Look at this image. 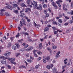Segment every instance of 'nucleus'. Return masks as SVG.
Wrapping results in <instances>:
<instances>
[{
	"mask_svg": "<svg viewBox=\"0 0 73 73\" xmlns=\"http://www.w3.org/2000/svg\"><path fill=\"white\" fill-rule=\"evenodd\" d=\"M33 2L34 4L32 2H31V3L32 5H33L34 8V9H38V7H37V2L36 1H33Z\"/></svg>",
	"mask_w": 73,
	"mask_h": 73,
	"instance_id": "f257e3e1",
	"label": "nucleus"
},
{
	"mask_svg": "<svg viewBox=\"0 0 73 73\" xmlns=\"http://www.w3.org/2000/svg\"><path fill=\"white\" fill-rule=\"evenodd\" d=\"M33 48L32 46H30L25 50L24 48H21V51H22V52H23V51H24L25 50H26V51H30V50H32Z\"/></svg>",
	"mask_w": 73,
	"mask_h": 73,
	"instance_id": "f03ea898",
	"label": "nucleus"
},
{
	"mask_svg": "<svg viewBox=\"0 0 73 73\" xmlns=\"http://www.w3.org/2000/svg\"><path fill=\"white\" fill-rule=\"evenodd\" d=\"M9 61H10V62L12 64H14V65H16V63L15 62H14L15 61V58H9L8 59Z\"/></svg>",
	"mask_w": 73,
	"mask_h": 73,
	"instance_id": "7ed1b4c3",
	"label": "nucleus"
},
{
	"mask_svg": "<svg viewBox=\"0 0 73 73\" xmlns=\"http://www.w3.org/2000/svg\"><path fill=\"white\" fill-rule=\"evenodd\" d=\"M31 3V0H27V5L29 6L30 8H32V4L30 5Z\"/></svg>",
	"mask_w": 73,
	"mask_h": 73,
	"instance_id": "20e7f679",
	"label": "nucleus"
},
{
	"mask_svg": "<svg viewBox=\"0 0 73 73\" xmlns=\"http://www.w3.org/2000/svg\"><path fill=\"white\" fill-rule=\"evenodd\" d=\"M53 66V64H51L49 65H47L46 66V68L47 69L49 70L50 69H52Z\"/></svg>",
	"mask_w": 73,
	"mask_h": 73,
	"instance_id": "39448f33",
	"label": "nucleus"
},
{
	"mask_svg": "<svg viewBox=\"0 0 73 73\" xmlns=\"http://www.w3.org/2000/svg\"><path fill=\"white\" fill-rule=\"evenodd\" d=\"M5 10L3 9H1L0 10V16H3L4 15V13L3 12H5Z\"/></svg>",
	"mask_w": 73,
	"mask_h": 73,
	"instance_id": "423d86ee",
	"label": "nucleus"
},
{
	"mask_svg": "<svg viewBox=\"0 0 73 73\" xmlns=\"http://www.w3.org/2000/svg\"><path fill=\"white\" fill-rule=\"evenodd\" d=\"M5 53H5L4 54V55L5 56H9L10 55H11V52H8V51H6L5 52Z\"/></svg>",
	"mask_w": 73,
	"mask_h": 73,
	"instance_id": "0eeeda50",
	"label": "nucleus"
},
{
	"mask_svg": "<svg viewBox=\"0 0 73 73\" xmlns=\"http://www.w3.org/2000/svg\"><path fill=\"white\" fill-rule=\"evenodd\" d=\"M18 7V5L17 4H13V10H15L16 8H17Z\"/></svg>",
	"mask_w": 73,
	"mask_h": 73,
	"instance_id": "6e6552de",
	"label": "nucleus"
},
{
	"mask_svg": "<svg viewBox=\"0 0 73 73\" xmlns=\"http://www.w3.org/2000/svg\"><path fill=\"white\" fill-rule=\"evenodd\" d=\"M43 58L45 59L47 61H49V60H50V57L49 56H48L47 57L44 56H43Z\"/></svg>",
	"mask_w": 73,
	"mask_h": 73,
	"instance_id": "1a4fd4ad",
	"label": "nucleus"
},
{
	"mask_svg": "<svg viewBox=\"0 0 73 73\" xmlns=\"http://www.w3.org/2000/svg\"><path fill=\"white\" fill-rule=\"evenodd\" d=\"M6 7L8 9H10L11 11L12 10V9H11L12 8V6L11 5H7Z\"/></svg>",
	"mask_w": 73,
	"mask_h": 73,
	"instance_id": "9d476101",
	"label": "nucleus"
},
{
	"mask_svg": "<svg viewBox=\"0 0 73 73\" xmlns=\"http://www.w3.org/2000/svg\"><path fill=\"white\" fill-rule=\"evenodd\" d=\"M1 63L3 64L7 63V61L5 59L1 61Z\"/></svg>",
	"mask_w": 73,
	"mask_h": 73,
	"instance_id": "9b49d317",
	"label": "nucleus"
},
{
	"mask_svg": "<svg viewBox=\"0 0 73 73\" xmlns=\"http://www.w3.org/2000/svg\"><path fill=\"white\" fill-rule=\"evenodd\" d=\"M20 16L21 17L24 18L25 17V14L24 13H21L20 14Z\"/></svg>",
	"mask_w": 73,
	"mask_h": 73,
	"instance_id": "f8f14e48",
	"label": "nucleus"
},
{
	"mask_svg": "<svg viewBox=\"0 0 73 73\" xmlns=\"http://www.w3.org/2000/svg\"><path fill=\"white\" fill-rule=\"evenodd\" d=\"M25 12H31V9L29 8H28L25 9Z\"/></svg>",
	"mask_w": 73,
	"mask_h": 73,
	"instance_id": "ddd939ff",
	"label": "nucleus"
},
{
	"mask_svg": "<svg viewBox=\"0 0 73 73\" xmlns=\"http://www.w3.org/2000/svg\"><path fill=\"white\" fill-rule=\"evenodd\" d=\"M49 1H51L52 2V4L53 7H54V6L56 5V3H54V2H53V0H49Z\"/></svg>",
	"mask_w": 73,
	"mask_h": 73,
	"instance_id": "4468645a",
	"label": "nucleus"
},
{
	"mask_svg": "<svg viewBox=\"0 0 73 73\" xmlns=\"http://www.w3.org/2000/svg\"><path fill=\"white\" fill-rule=\"evenodd\" d=\"M20 6L22 7H27V6L25 5V4H24V3H21L20 4Z\"/></svg>",
	"mask_w": 73,
	"mask_h": 73,
	"instance_id": "2eb2a0df",
	"label": "nucleus"
},
{
	"mask_svg": "<svg viewBox=\"0 0 73 73\" xmlns=\"http://www.w3.org/2000/svg\"><path fill=\"white\" fill-rule=\"evenodd\" d=\"M15 45L17 46V49H19L20 48V45L18 43H17L15 44Z\"/></svg>",
	"mask_w": 73,
	"mask_h": 73,
	"instance_id": "dca6fc26",
	"label": "nucleus"
},
{
	"mask_svg": "<svg viewBox=\"0 0 73 73\" xmlns=\"http://www.w3.org/2000/svg\"><path fill=\"white\" fill-rule=\"evenodd\" d=\"M52 72L54 73H55L56 72V68H52Z\"/></svg>",
	"mask_w": 73,
	"mask_h": 73,
	"instance_id": "f3484780",
	"label": "nucleus"
},
{
	"mask_svg": "<svg viewBox=\"0 0 73 73\" xmlns=\"http://www.w3.org/2000/svg\"><path fill=\"white\" fill-rule=\"evenodd\" d=\"M39 47L38 48L39 49H41L42 48V43H41L39 45Z\"/></svg>",
	"mask_w": 73,
	"mask_h": 73,
	"instance_id": "a211bd4d",
	"label": "nucleus"
},
{
	"mask_svg": "<svg viewBox=\"0 0 73 73\" xmlns=\"http://www.w3.org/2000/svg\"><path fill=\"white\" fill-rule=\"evenodd\" d=\"M12 48L15 50H16L17 49V47L15 46H12Z\"/></svg>",
	"mask_w": 73,
	"mask_h": 73,
	"instance_id": "6ab92c4d",
	"label": "nucleus"
},
{
	"mask_svg": "<svg viewBox=\"0 0 73 73\" xmlns=\"http://www.w3.org/2000/svg\"><path fill=\"white\" fill-rule=\"evenodd\" d=\"M23 0H18L17 1V4L18 5H19L20 4V2L23 1Z\"/></svg>",
	"mask_w": 73,
	"mask_h": 73,
	"instance_id": "aec40b11",
	"label": "nucleus"
},
{
	"mask_svg": "<svg viewBox=\"0 0 73 73\" xmlns=\"http://www.w3.org/2000/svg\"><path fill=\"white\" fill-rule=\"evenodd\" d=\"M58 1H57L56 2V3L57 4H60V3H62V0H57Z\"/></svg>",
	"mask_w": 73,
	"mask_h": 73,
	"instance_id": "412c9836",
	"label": "nucleus"
},
{
	"mask_svg": "<svg viewBox=\"0 0 73 73\" xmlns=\"http://www.w3.org/2000/svg\"><path fill=\"white\" fill-rule=\"evenodd\" d=\"M5 15L7 16H10L11 15L10 13H9L7 12L5 13Z\"/></svg>",
	"mask_w": 73,
	"mask_h": 73,
	"instance_id": "4be33fe9",
	"label": "nucleus"
},
{
	"mask_svg": "<svg viewBox=\"0 0 73 73\" xmlns=\"http://www.w3.org/2000/svg\"><path fill=\"white\" fill-rule=\"evenodd\" d=\"M23 25H24L23 23L21 21H20V24H19L20 27H23Z\"/></svg>",
	"mask_w": 73,
	"mask_h": 73,
	"instance_id": "5701e85b",
	"label": "nucleus"
},
{
	"mask_svg": "<svg viewBox=\"0 0 73 73\" xmlns=\"http://www.w3.org/2000/svg\"><path fill=\"white\" fill-rule=\"evenodd\" d=\"M63 8L64 10V11H66L67 10V9L65 8V4H63Z\"/></svg>",
	"mask_w": 73,
	"mask_h": 73,
	"instance_id": "b1692460",
	"label": "nucleus"
},
{
	"mask_svg": "<svg viewBox=\"0 0 73 73\" xmlns=\"http://www.w3.org/2000/svg\"><path fill=\"white\" fill-rule=\"evenodd\" d=\"M64 62L65 64H66L68 63V59H66L64 60Z\"/></svg>",
	"mask_w": 73,
	"mask_h": 73,
	"instance_id": "393cba45",
	"label": "nucleus"
},
{
	"mask_svg": "<svg viewBox=\"0 0 73 73\" xmlns=\"http://www.w3.org/2000/svg\"><path fill=\"white\" fill-rule=\"evenodd\" d=\"M38 9H39L40 11L42 10V6L41 5V4L39 5V8L38 7Z\"/></svg>",
	"mask_w": 73,
	"mask_h": 73,
	"instance_id": "a878e982",
	"label": "nucleus"
},
{
	"mask_svg": "<svg viewBox=\"0 0 73 73\" xmlns=\"http://www.w3.org/2000/svg\"><path fill=\"white\" fill-rule=\"evenodd\" d=\"M11 42H9L7 47L8 48H10V47H11Z\"/></svg>",
	"mask_w": 73,
	"mask_h": 73,
	"instance_id": "bb28decb",
	"label": "nucleus"
},
{
	"mask_svg": "<svg viewBox=\"0 0 73 73\" xmlns=\"http://www.w3.org/2000/svg\"><path fill=\"white\" fill-rule=\"evenodd\" d=\"M68 14H69V15H73V11H72L71 12H67Z\"/></svg>",
	"mask_w": 73,
	"mask_h": 73,
	"instance_id": "cd10ccee",
	"label": "nucleus"
},
{
	"mask_svg": "<svg viewBox=\"0 0 73 73\" xmlns=\"http://www.w3.org/2000/svg\"><path fill=\"white\" fill-rule=\"evenodd\" d=\"M39 66H40V64H38L36 65L35 66L36 69H38V68H39Z\"/></svg>",
	"mask_w": 73,
	"mask_h": 73,
	"instance_id": "c85d7f7f",
	"label": "nucleus"
},
{
	"mask_svg": "<svg viewBox=\"0 0 73 73\" xmlns=\"http://www.w3.org/2000/svg\"><path fill=\"white\" fill-rule=\"evenodd\" d=\"M52 49H57V46H53L52 47Z\"/></svg>",
	"mask_w": 73,
	"mask_h": 73,
	"instance_id": "c756f323",
	"label": "nucleus"
},
{
	"mask_svg": "<svg viewBox=\"0 0 73 73\" xmlns=\"http://www.w3.org/2000/svg\"><path fill=\"white\" fill-rule=\"evenodd\" d=\"M37 53L39 54V55H41V54H42V52L40 51H38L37 52Z\"/></svg>",
	"mask_w": 73,
	"mask_h": 73,
	"instance_id": "7c9ffc66",
	"label": "nucleus"
},
{
	"mask_svg": "<svg viewBox=\"0 0 73 73\" xmlns=\"http://www.w3.org/2000/svg\"><path fill=\"white\" fill-rule=\"evenodd\" d=\"M58 21L59 23H62V20L61 19H58Z\"/></svg>",
	"mask_w": 73,
	"mask_h": 73,
	"instance_id": "2f4dec72",
	"label": "nucleus"
},
{
	"mask_svg": "<svg viewBox=\"0 0 73 73\" xmlns=\"http://www.w3.org/2000/svg\"><path fill=\"white\" fill-rule=\"evenodd\" d=\"M70 31H71V29H69L68 30H67L66 31V33H69V32H70Z\"/></svg>",
	"mask_w": 73,
	"mask_h": 73,
	"instance_id": "473e14b6",
	"label": "nucleus"
},
{
	"mask_svg": "<svg viewBox=\"0 0 73 73\" xmlns=\"http://www.w3.org/2000/svg\"><path fill=\"white\" fill-rule=\"evenodd\" d=\"M13 12L14 13H16L17 14H18V13H19L18 10H14Z\"/></svg>",
	"mask_w": 73,
	"mask_h": 73,
	"instance_id": "72a5a7b5",
	"label": "nucleus"
},
{
	"mask_svg": "<svg viewBox=\"0 0 73 73\" xmlns=\"http://www.w3.org/2000/svg\"><path fill=\"white\" fill-rule=\"evenodd\" d=\"M41 60V57H39L37 59V61H40Z\"/></svg>",
	"mask_w": 73,
	"mask_h": 73,
	"instance_id": "f704fd0d",
	"label": "nucleus"
},
{
	"mask_svg": "<svg viewBox=\"0 0 73 73\" xmlns=\"http://www.w3.org/2000/svg\"><path fill=\"white\" fill-rule=\"evenodd\" d=\"M27 61L28 62H32V60L31 59L27 60Z\"/></svg>",
	"mask_w": 73,
	"mask_h": 73,
	"instance_id": "c9c22d12",
	"label": "nucleus"
},
{
	"mask_svg": "<svg viewBox=\"0 0 73 73\" xmlns=\"http://www.w3.org/2000/svg\"><path fill=\"white\" fill-rule=\"evenodd\" d=\"M49 28L46 27V28L44 29V31H48L49 30Z\"/></svg>",
	"mask_w": 73,
	"mask_h": 73,
	"instance_id": "e433bc0d",
	"label": "nucleus"
},
{
	"mask_svg": "<svg viewBox=\"0 0 73 73\" xmlns=\"http://www.w3.org/2000/svg\"><path fill=\"white\" fill-rule=\"evenodd\" d=\"M38 52V50H34L33 52V54L36 53V52Z\"/></svg>",
	"mask_w": 73,
	"mask_h": 73,
	"instance_id": "4c0bfd02",
	"label": "nucleus"
},
{
	"mask_svg": "<svg viewBox=\"0 0 73 73\" xmlns=\"http://www.w3.org/2000/svg\"><path fill=\"white\" fill-rule=\"evenodd\" d=\"M43 8H46V7H47V5L45 4H44L43 5Z\"/></svg>",
	"mask_w": 73,
	"mask_h": 73,
	"instance_id": "58836bf2",
	"label": "nucleus"
},
{
	"mask_svg": "<svg viewBox=\"0 0 73 73\" xmlns=\"http://www.w3.org/2000/svg\"><path fill=\"white\" fill-rule=\"evenodd\" d=\"M34 55V56L35 57H38V55L37 54H33Z\"/></svg>",
	"mask_w": 73,
	"mask_h": 73,
	"instance_id": "ea45409f",
	"label": "nucleus"
},
{
	"mask_svg": "<svg viewBox=\"0 0 73 73\" xmlns=\"http://www.w3.org/2000/svg\"><path fill=\"white\" fill-rule=\"evenodd\" d=\"M58 57H60V56H58L57 54L55 56V58H58Z\"/></svg>",
	"mask_w": 73,
	"mask_h": 73,
	"instance_id": "a19ab883",
	"label": "nucleus"
},
{
	"mask_svg": "<svg viewBox=\"0 0 73 73\" xmlns=\"http://www.w3.org/2000/svg\"><path fill=\"white\" fill-rule=\"evenodd\" d=\"M52 23L53 24H54L55 25H57V23L56 22V21H53Z\"/></svg>",
	"mask_w": 73,
	"mask_h": 73,
	"instance_id": "79ce46f5",
	"label": "nucleus"
},
{
	"mask_svg": "<svg viewBox=\"0 0 73 73\" xmlns=\"http://www.w3.org/2000/svg\"><path fill=\"white\" fill-rule=\"evenodd\" d=\"M66 68V65L63 66L62 67V69H64Z\"/></svg>",
	"mask_w": 73,
	"mask_h": 73,
	"instance_id": "37998d69",
	"label": "nucleus"
},
{
	"mask_svg": "<svg viewBox=\"0 0 73 73\" xmlns=\"http://www.w3.org/2000/svg\"><path fill=\"white\" fill-rule=\"evenodd\" d=\"M20 36V34H19V33H18L17 35H16V37H19Z\"/></svg>",
	"mask_w": 73,
	"mask_h": 73,
	"instance_id": "c03bdc74",
	"label": "nucleus"
},
{
	"mask_svg": "<svg viewBox=\"0 0 73 73\" xmlns=\"http://www.w3.org/2000/svg\"><path fill=\"white\" fill-rule=\"evenodd\" d=\"M48 35H45V36L44 38V39H46V38H48Z\"/></svg>",
	"mask_w": 73,
	"mask_h": 73,
	"instance_id": "a18cd8bd",
	"label": "nucleus"
},
{
	"mask_svg": "<svg viewBox=\"0 0 73 73\" xmlns=\"http://www.w3.org/2000/svg\"><path fill=\"white\" fill-rule=\"evenodd\" d=\"M60 54V51H58L56 55H58V56H60L59 54Z\"/></svg>",
	"mask_w": 73,
	"mask_h": 73,
	"instance_id": "49530a36",
	"label": "nucleus"
},
{
	"mask_svg": "<svg viewBox=\"0 0 73 73\" xmlns=\"http://www.w3.org/2000/svg\"><path fill=\"white\" fill-rule=\"evenodd\" d=\"M28 46H29V45H28V44H27L25 46V48H27Z\"/></svg>",
	"mask_w": 73,
	"mask_h": 73,
	"instance_id": "de8ad7c7",
	"label": "nucleus"
},
{
	"mask_svg": "<svg viewBox=\"0 0 73 73\" xmlns=\"http://www.w3.org/2000/svg\"><path fill=\"white\" fill-rule=\"evenodd\" d=\"M69 23L70 24H72L73 23V21L70 20L69 21Z\"/></svg>",
	"mask_w": 73,
	"mask_h": 73,
	"instance_id": "09e8293b",
	"label": "nucleus"
},
{
	"mask_svg": "<svg viewBox=\"0 0 73 73\" xmlns=\"http://www.w3.org/2000/svg\"><path fill=\"white\" fill-rule=\"evenodd\" d=\"M21 41H23V39H22L21 40H18V42H21V43H22Z\"/></svg>",
	"mask_w": 73,
	"mask_h": 73,
	"instance_id": "8fccbe9b",
	"label": "nucleus"
},
{
	"mask_svg": "<svg viewBox=\"0 0 73 73\" xmlns=\"http://www.w3.org/2000/svg\"><path fill=\"white\" fill-rule=\"evenodd\" d=\"M21 20L23 22V23L25 22V20L24 19H22Z\"/></svg>",
	"mask_w": 73,
	"mask_h": 73,
	"instance_id": "3c124183",
	"label": "nucleus"
},
{
	"mask_svg": "<svg viewBox=\"0 0 73 73\" xmlns=\"http://www.w3.org/2000/svg\"><path fill=\"white\" fill-rule=\"evenodd\" d=\"M47 12H48V10H46L44 11V12L45 14H46V13Z\"/></svg>",
	"mask_w": 73,
	"mask_h": 73,
	"instance_id": "603ef678",
	"label": "nucleus"
},
{
	"mask_svg": "<svg viewBox=\"0 0 73 73\" xmlns=\"http://www.w3.org/2000/svg\"><path fill=\"white\" fill-rule=\"evenodd\" d=\"M43 61L44 63H46V60L45 59H43Z\"/></svg>",
	"mask_w": 73,
	"mask_h": 73,
	"instance_id": "864d4df0",
	"label": "nucleus"
},
{
	"mask_svg": "<svg viewBox=\"0 0 73 73\" xmlns=\"http://www.w3.org/2000/svg\"><path fill=\"white\" fill-rule=\"evenodd\" d=\"M55 20V19L54 18H53V20H49L48 21L49 22H50V21H53V20Z\"/></svg>",
	"mask_w": 73,
	"mask_h": 73,
	"instance_id": "5fc2aeb1",
	"label": "nucleus"
},
{
	"mask_svg": "<svg viewBox=\"0 0 73 73\" xmlns=\"http://www.w3.org/2000/svg\"><path fill=\"white\" fill-rule=\"evenodd\" d=\"M20 53H17L16 55V57H18V56H19V55H20Z\"/></svg>",
	"mask_w": 73,
	"mask_h": 73,
	"instance_id": "6e6d98bb",
	"label": "nucleus"
},
{
	"mask_svg": "<svg viewBox=\"0 0 73 73\" xmlns=\"http://www.w3.org/2000/svg\"><path fill=\"white\" fill-rule=\"evenodd\" d=\"M7 67H8V68H9V69H11V66L9 65H8L7 66Z\"/></svg>",
	"mask_w": 73,
	"mask_h": 73,
	"instance_id": "4d7b16f0",
	"label": "nucleus"
},
{
	"mask_svg": "<svg viewBox=\"0 0 73 73\" xmlns=\"http://www.w3.org/2000/svg\"><path fill=\"white\" fill-rule=\"evenodd\" d=\"M57 31H54V34H55V35H57Z\"/></svg>",
	"mask_w": 73,
	"mask_h": 73,
	"instance_id": "13d9d810",
	"label": "nucleus"
},
{
	"mask_svg": "<svg viewBox=\"0 0 73 73\" xmlns=\"http://www.w3.org/2000/svg\"><path fill=\"white\" fill-rule=\"evenodd\" d=\"M23 29H24V30H25V31H27V28H25V27H23Z\"/></svg>",
	"mask_w": 73,
	"mask_h": 73,
	"instance_id": "bf43d9fd",
	"label": "nucleus"
},
{
	"mask_svg": "<svg viewBox=\"0 0 73 73\" xmlns=\"http://www.w3.org/2000/svg\"><path fill=\"white\" fill-rule=\"evenodd\" d=\"M64 17L67 19H69V17H67V16H65Z\"/></svg>",
	"mask_w": 73,
	"mask_h": 73,
	"instance_id": "052dcab7",
	"label": "nucleus"
},
{
	"mask_svg": "<svg viewBox=\"0 0 73 73\" xmlns=\"http://www.w3.org/2000/svg\"><path fill=\"white\" fill-rule=\"evenodd\" d=\"M10 38L11 39V41H13V37H11Z\"/></svg>",
	"mask_w": 73,
	"mask_h": 73,
	"instance_id": "680f3d73",
	"label": "nucleus"
},
{
	"mask_svg": "<svg viewBox=\"0 0 73 73\" xmlns=\"http://www.w3.org/2000/svg\"><path fill=\"white\" fill-rule=\"evenodd\" d=\"M1 72V73H5V71H4V70H2L1 72Z\"/></svg>",
	"mask_w": 73,
	"mask_h": 73,
	"instance_id": "e2e57ef3",
	"label": "nucleus"
},
{
	"mask_svg": "<svg viewBox=\"0 0 73 73\" xmlns=\"http://www.w3.org/2000/svg\"><path fill=\"white\" fill-rule=\"evenodd\" d=\"M52 29L53 30H54V31H55L56 30V27H53Z\"/></svg>",
	"mask_w": 73,
	"mask_h": 73,
	"instance_id": "0e129e2a",
	"label": "nucleus"
},
{
	"mask_svg": "<svg viewBox=\"0 0 73 73\" xmlns=\"http://www.w3.org/2000/svg\"><path fill=\"white\" fill-rule=\"evenodd\" d=\"M68 23H66L64 24V25H65V26H66V25H68Z\"/></svg>",
	"mask_w": 73,
	"mask_h": 73,
	"instance_id": "69168bd1",
	"label": "nucleus"
},
{
	"mask_svg": "<svg viewBox=\"0 0 73 73\" xmlns=\"http://www.w3.org/2000/svg\"><path fill=\"white\" fill-rule=\"evenodd\" d=\"M40 40L41 41H44V39L43 38H40Z\"/></svg>",
	"mask_w": 73,
	"mask_h": 73,
	"instance_id": "338daca9",
	"label": "nucleus"
},
{
	"mask_svg": "<svg viewBox=\"0 0 73 73\" xmlns=\"http://www.w3.org/2000/svg\"><path fill=\"white\" fill-rule=\"evenodd\" d=\"M29 35V34H28V33H25V36H26V35Z\"/></svg>",
	"mask_w": 73,
	"mask_h": 73,
	"instance_id": "774afa93",
	"label": "nucleus"
}]
</instances>
